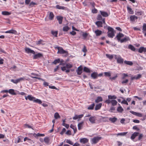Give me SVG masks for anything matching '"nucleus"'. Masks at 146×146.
<instances>
[{"instance_id":"35","label":"nucleus","mask_w":146,"mask_h":146,"mask_svg":"<svg viewBox=\"0 0 146 146\" xmlns=\"http://www.w3.org/2000/svg\"><path fill=\"white\" fill-rule=\"evenodd\" d=\"M94 106L95 104L93 103L88 106V110H92L94 109Z\"/></svg>"},{"instance_id":"40","label":"nucleus","mask_w":146,"mask_h":146,"mask_svg":"<svg viewBox=\"0 0 146 146\" xmlns=\"http://www.w3.org/2000/svg\"><path fill=\"white\" fill-rule=\"evenodd\" d=\"M124 62L125 64L130 66L132 65L133 64L132 62L130 61H125Z\"/></svg>"},{"instance_id":"20","label":"nucleus","mask_w":146,"mask_h":146,"mask_svg":"<svg viewBox=\"0 0 146 146\" xmlns=\"http://www.w3.org/2000/svg\"><path fill=\"white\" fill-rule=\"evenodd\" d=\"M139 133L137 132H135L133 134L131 137V138L132 139H134L135 137L137 136L139 134Z\"/></svg>"},{"instance_id":"6","label":"nucleus","mask_w":146,"mask_h":146,"mask_svg":"<svg viewBox=\"0 0 146 146\" xmlns=\"http://www.w3.org/2000/svg\"><path fill=\"white\" fill-rule=\"evenodd\" d=\"M101 139V137H97L93 138L92 140V144H95L97 143Z\"/></svg>"},{"instance_id":"10","label":"nucleus","mask_w":146,"mask_h":146,"mask_svg":"<svg viewBox=\"0 0 146 146\" xmlns=\"http://www.w3.org/2000/svg\"><path fill=\"white\" fill-rule=\"evenodd\" d=\"M76 71L78 75L81 74L82 72V68L81 66H80L78 68Z\"/></svg>"},{"instance_id":"18","label":"nucleus","mask_w":146,"mask_h":146,"mask_svg":"<svg viewBox=\"0 0 146 146\" xmlns=\"http://www.w3.org/2000/svg\"><path fill=\"white\" fill-rule=\"evenodd\" d=\"M100 12L101 15L104 17H106L108 16V13L106 12L100 11Z\"/></svg>"},{"instance_id":"36","label":"nucleus","mask_w":146,"mask_h":146,"mask_svg":"<svg viewBox=\"0 0 146 146\" xmlns=\"http://www.w3.org/2000/svg\"><path fill=\"white\" fill-rule=\"evenodd\" d=\"M127 10L129 13L130 14H133V11L132 9L129 7H127Z\"/></svg>"},{"instance_id":"53","label":"nucleus","mask_w":146,"mask_h":146,"mask_svg":"<svg viewBox=\"0 0 146 146\" xmlns=\"http://www.w3.org/2000/svg\"><path fill=\"white\" fill-rule=\"evenodd\" d=\"M105 75L106 76L110 77L111 76V73L109 72H104Z\"/></svg>"},{"instance_id":"24","label":"nucleus","mask_w":146,"mask_h":146,"mask_svg":"<svg viewBox=\"0 0 146 146\" xmlns=\"http://www.w3.org/2000/svg\"><path fill=\"white\" fill-rule=\"evenodd\" d=\"M102 106V104L101 103H100L98 104H97L95 108V110H99Z\"/></svg>"},{"instance_id":"64","label":"nucleus","mask_w":146,"mask_h":146,"mask_svg":"<svg viewBox=\"0 0 146 146\" xmlns=\"http://www.w3.org/2000/svg\"><path fill=\"white\" fill-rule=\"evenodd\" d=\"M4 60L3 59L0 58V64H2L4 63Z\"/></svg>"},{"instance_id":"8","label":"nucleus","mask_w":146,"mask_h":146,"mask_svg":"<svg viewBox=\"0 0 146 146\" xmlns=\"http://www.w3.org/2000/svg\"><path fill=\"white\" fill-rule=\"evenodd\" d=\"M60 53V54H65V56H66L68 55V53L67 51L63 50V48L61 47L60 49L58 51L57 53Z\"/></svg>"},{"instance_id":"61","label":"nucleus","mask_w":146,"mask_h":146,"mask_svg":"<svg viewBox=\"0 0 146 146\" xmlns=\"http://www.w3.org/2000/svg\"><path fill=\"white\" fill-rule=\"evenodd\" d=\"M123 76L122 77V79H124L125 78V77L128 76V75L126 74L123 73Z\"/></svg>"},{"instance_id":"54","label":"nucleus","mask_w":146,"mask_h":146,"mask_svg":"<svg viewBox=\"0 0 146 146\" xmlns=\"http://www.w3.org/2000/svg\"><path fill=\"white\" fill-rule=\"evenodd\" d=\"M66 66L67 68H70L72 67V65L70 64H68L66 65Z\"/></svg>"},{"instance_id":"9","label":"nucleus","mask_w":146,"mask_h":146,"mask_svg":"<svg viewBox=\"0 0 146 146\" xmlns=\"http://www.w3.org/2000/svg\"><path fill=\"white\" fill-rule=\"evenodd\" d=\"M88 139L86 138H81L80 140V142L82 144L86 143L88 142Z\"/></svg>"},{"instance_id":"5","label":"nucleus","mask_w":146,"mask_h":146,"mask_svg":"<svg viewBox=\"0 0 146 146\" xmlns=\"http://www.w3.org/2000/svg\"><path fill=\"white\" fill-rule=\"evenodd\" d=\"M25 98L27 100L28 99L30 101H33L36 102V98L32 96L31 95H29L27 96H25Z\"/></svg>"},{"instance_id":"52","label":"nucleus","mask_w":146,"mask_h":146,"mask_svg":"<svg viewBox=\"0 0 146 146\" xmlns=\"http://www.w3.org/2000/svg\"><path fill=\"white\" fill-rule=\"evenodd\" d=\"M44 142L46 143H48L49 141V139L48 137H46L44 138Z\"/></svg>"},{"instance_id":"11","label":"nucleus","mask_w":146,"mask_h":146,"mask_svg":"<svg viewBox=\"0 0 146 146\" xmlns=\"http://www.w3.org/2000/svg\"><path fill=\"white\" fill-rule=\"evenodd\" d=\"M130 112L132 114H133V115H136V116L139 117H141L142 116V115L141 113H137L136 112H135L131 111H130Z\"/></svg>"},{"instance_id":"39","label":"nucleus","mask_w":146,"mask_h":146,"mask_svg":"<svg viewBox=\"0 0 146 146\" xmlns=\"http://www.w3.org/2000/svg\"><path fill=\"white\" fill-rule=\"evenodd\" d=\"M54 117L55 119H57L58 118H60V116L58 113L56 112L54 113Z\"/></svg>"},{"instance_id":"27","label":"nucleus","mask_w":146,"mask_h":146,"mask_svg":"<svg viewBox=\"0 0 146 146\" xmlns=\"http://www.w3.org/2000/svg\"><path fill=\"white\" fill-rule=\"evenodd\" d=\"M102 101V97L98 96L97 97V99L95 100V102L96 103H98Z\"/></svg>"},{"instance_id":"48","label":"nucleus","mask_w":146,"mask_h":146,"mask_svg":"<svg viewBox=\"0 0 146 146\" xmlns=\"http://www.w3.org/2000/svg\"><path fill=\"white\" fill-rule=\"evenodd\" d=\"M88 34L87 33H83L82 36L83 37L84 39H85L88 35Z\"/></svg>"},{"instance_id":"16","label":"nucleus","mask_w":146,"mask_h":146,"mask_svg":"<svg viewBox=\"0 0 146 146\" xmlns=\"http://www.w3.org/2000/svg\"><path fill=\"white\" fill-rule=\"evenodd\" d=\"M56 19L58 21L59 23L60 24H61L62 23L63 17L61 16H57L56 17Z\"/></svg>"},{"instance_id":"14","label":"nucleus","mask_w":146,"mask_h":146,"mask_svg":"<svg viewBox=\"0 0 146 146\" xmlns=\"http://www.w3.org/2000/svg\"><path fill=\"white\" fill-rule=\"evenodd\" d=\"M141 75L140 74H139L137 76H131V80H137L140 78L141 77Z\"/></svg>"},{"instance_id":"7","label":"nucleus","mask_w":146,"mask_h":146,"mask_svg":"<svg viewBox=\"0 0 146 146\" xmlns=\"http://www.w3.org/2000/svg\"><path fill=\"white\" fill-rule=\"evenodd\" d=\"M25 50L26 53L28 54H35V51L31 50L30 48H25Z\"/></svg>"},{"instance_id":"12","label":"nucleus","mask_w":146,"mask_h":146,"mask_svg":"<svg viewBox=\"0 0 146 146\" xmlns=\"http://www.w3.org/2000/svg\"><path fill=\"white\" fill-rule=\"evenodd\" d=\"M5 33H10L14 34H17V32L16 30H14L13 29H11V30L5 32Z\"/></svg>"},{"instance_id":"23","label":"nucleus","mask_w":146,"mask_h":146,"mask_svg":"<svg viewBox=\"0 0 146 146\" xmlns=\"http://www.w3.org/2000/svg\"><path fill=\"white\" fill-rule=\"evenodd\" d=\"M91 77L94 79L98 77V73L97 72H94L91 74Z\"/></svg>"},{"instance_id":"41","label":"nucleus","mask_w":146,"mask_h":146,"mask_svg":"<svg viewBox=\"0 0 146 146\" xmlns=\"http://www.w3.org/2000/svg\"><path fill=\"white\" fill-rule=\"evenodd\" d=\"M129 38L128 37L125 38L120 40V42L122 43L123 42H125L128 40Z\"/></svg>"},{"instance_id":"50","label":"nucleus","mask_w":146,"mask_h":146,"mask_svg":"<svg viewBox=\"0 0 146 146\" xmlns=\"http://www.w3.org/2000/svg\"><path fill=\"white\" fill-rule=\"evenodd\" d=\"M117 74H116V75L115 76L113 77H110V79L112 81L113 80H115L117 77Z\"/></svg>"},{"instance_id":"56","label":"nucleus","mask_w":146,"mask_h":146,"mask_svg":"<svg viewBox=\"0 0 146 146\" xmlns=\"http://www.w3.org/2000/svg\"><path fill=\"white\" fill-rule=\"evenodd\" d=\"M143 32L146 31V24L144 23L143 26Z\"/></svg>"},{"instance_id":"29","label":"nucleus","mask_w":146,"mask_h":146,"mask_svg":"<svg viewBox=\"0 0 146 146\" xmlns=\"http://www.w3.org/2000/svg\"><path fill=\"white\" fill-rule=\"evenodd\" d=\"M108 100H111V99H116L117 98V97L115 96H111V95H109L108 96Z\"/></svg>"},{"instance_id":"19","label":"nucleus","mask_w":146,"mask_h":146,"mask_svg":"<svg viewBox=\"0 0 146 146\" xmlns=\"http://www.w3.org/2000/svg\"><path fill=\"white\" fill-rule=\"evenodd\" d=\"M108 36L110 38H112L115 36V34L114 31L108 32Z\"/></svg>"},{"instance_id":"63","label":"nucleus","mask_w":146,"mask_h":146,"mask_svg":"<svg viewBox=\"0 0 146 146\" xmlns=\"http://www.w3.org/2000/svg\"><path fill=\"white\" fill-rule=\"evenodd\" d=\"M66 131V129L65 128H63L62 129V131L60 132V134L62 135H63L64 133Z\"/></svg>"},{"instance_id":"3","label":"nucleus","mask_w":146,"mask_h":146,"mask_svg":"<svg viewBox=\"0 0 146 146\" xmlns=\"http://www.w3.org/2000/svg\"><path fill=\"white\" fill-rule=\"evenodd\" d=\"M25 80H27V79H26L24 77H23L17 79L16 80L11 79V81L12 82L15 84H17V83L20 82L21 81Z\"/></svg>"},{"instance_id":"58","label":"nucleus","mask_w":146,"mask_h":146,"mask_svg":"<svg viewBox=\"0 0 146 146\" xmlns=\"http://www.w3.org/2000/svg\"><path fill=\"white\" fill-rule=\"evenodd\" d=\"M52 33L55 37H57V36L58 33L57 31H52Z\"/></svg>"},{"instance_id":"44","label":"nucleus","mask_w":146,"mask_h":146,"mask_svg":"<svg viewBox=\"0 0 146 146\" xmlns=\"http://www.w3.org/2000/svg\"><path fill=\"white\" fill-rule=\"evenodd\" d=\"M69 29L70 28L68 27L65 26L63 28V31H64L67 32Z\"/></svg>"},{"instance_id":"59","label":"nucleus","mask_w":146,"mask_h":146,"mask_svg":"<svg viewBox=\"0 0 146 146\" xmlns=\"http://www.w3.org/2000/svg\"><path fill=\"white\" fill-rule=\"evenodd\" d=\"M43 57V55L41 53H37V58H40Z\"/></svg>"},{"instance_id":"1","label":"nucleus","mask_w":146,"mask_h":146,"mask_svg":"<svg viewBox=\"0 0 146 146\" xmlns=\"http://www.w3.org/2000/svg\"><path fill=\"white\" fill-rule=\"evenodd\" d=\"M114 58L115 59L117 60V63L119 64H122L123 63V59L122 58L121 56L119 55H114Z\"/></svg>"},{"instance_id":"42","label":"nucleus","mask_w":146,"mask_h":146,"mask_svg":"<svg viewBox=\"0 0 146 146\" xmlns=\"http://www.w3.org/2000/svg\"><path fill=\"white\" fill-rule=\"evenodd\" d=\"M60 62V59L59 58H58L57 59L55 60L52 63L55 64H56L57 63H59Z\"/></svg>"},{"instance_id":"49","label":"nucleus","mask_w":146,"mask_h":146,"mask_svg":"<svg viewBox=\"0 0 146 146\" xmlns=\"http://www.w3.org/2000/svg\"><path fill=\"white\" fill-rule=\"evenodd\" d=\"M56 8L58 9H64L65 7H64L63 6H59L58 5H57L56 6Z\"/></svg>"},{"instance_id":"17","label":"nucleus","mask_w":146,"mask_h":146,"mask_svg":"<svg viewBox=\"0 0 146 146\" xmlns=\"http://www.w3.org/2000/svg\"><path fill=\"white\" fill-rule=\"evenodd\" d=\"M123 36V35L120 33H119L116 36L115 38H116L119 41L120 40V38H122Z\"/></svg>"},{"instance_id":"47","label":"nucleus","mask_w":146,"mask_h":146,"mask_svg":"<svg viewBox=\"0 0 146 146\" xmlns=\"http://www.w3.org/2000/svg\"><path fill=\"white\" fill-rule=\"evenodd\" d=\"M127 132H124L123 133H119L117 134V135H120L121 136H123L125 135L127 133Z\"/></svg>"},{"instance_id":"60","label":"nucleus","mask_w":146,"mask_h":146,"mask_svg":"<svg viewBox=\"0 0 146 146\" xmlns=\"http://www.w3.org/2000/svg\"><path fill=\"white\" fill-rule=\"evenodd\" d=\"M1 92L2 93H7L8 92V90H3L1 91Z\"/></svg>"},{"instance_id":"46","label":"nucleus","mask_w":146,"mask_h":146,"mask_svg":"<svg viewBox=\"0 0 146 146\" xmlns=\"http://www.w3.org/2000/svg\"><path fill=\"white\" fill-rule=\"evenodd\" d=\"M2 14L3 15H9L11 14V13L7 11H4L2 12Z\"/></svg>"},{"instance_id":"34","label":"nucleus","mask_w":146,"mask_h":146,"mask_svg":"<svg viewBox=\"0 0 146 146\" xmlns=\"http://www.w3.org/2000/svg\"><path fill=\"white\" fill-rule=\"evenodd\" d=\"M128 47L129 49H131L132 51H135V47L131 44L129 45Z\"/></svg>"},{"instance_id":"32","label":"nucleus","mask_w":146,"mask_h":146,"mask_svg":"<svg viewBox=\"0 0 146 146\" xmlns=\"http://www.w3.org/2000/svg\"><path fill=\"white\" fill-rule=\"evenodd\" d=\"M95 33L97 36H99L102 34V32L101 31L97 30L95 31Z\"/></svg>"},{"instance_id":"4","label":"nucleus","mask_w":146,"mask_h":146,"mask_svg":"<svg viewBox=\"0 0 146 146\" xmlns=\"http://www.w3.org/2000/svg\"><path fill=\"white\" fill-rule=\"evenodd\" d=\"M88 119L91 123L94 124L96 123L97 118L95 116H92L89 118Z\"/></svg>"},{"instance_id":"33","label":"nucleus","mask_w":146,"mask_h":146,"mask_svg":"<svg viewBox=\"0 0 146 146\" xmlns=\"http://www.w3.org/2000/svg\"><path fill=\"white\" fill-rule=\"evenodd\" d=\"M70 127L73 129L74 132L75 133L77 131V129L76 127L74 125L71 124L70 125Z\"/></svg>"},{"instance_id":"2","label":"nucleus","mask_w":146,"mask_h":146,"mask_svg":"<svg viewBox=\"0 0 146 146\" xmlns=\"http://www.w3.org/2000/svg\"><path fill=\"white\" fill-rule=\"evenodd\" d=\"M105 102L108 104L111 103L112 106H116L117 103L116 100H107L105 101Z\"/></svg>"},{"instance_id":"62","label":"nucleus","mask_w":146,"mask_h":146,"mask_svg":"<svg viewBox=\"0 0 146 146\" xmlns=\"http://www.w3.org/2000/svg\"><path fill=\"white\" fill-rule=\"evenodd\" d=\"M97 12V10L95 8L92 9V12L93 13H96Z\"/></svg>"},{"instance_id":"15","label":"nucleus","mask_w":146,"mask_h":146,"mask_svg":"<svg viewBox=\"0 0 146 146\" xmlns=\"http://www.w3.org/2000/svg\"><path fill=\"white\" fill-rule=\"evenodd\" d=\"M138 52L140 53L143 52H146V48L143 47H140L139 49Z\"/></svg>"},{"instance_id":"38","label":"nucleus","mask_w":146,"mask_h":146,"mask_svg":"<svg viewBox=\"0 0 146 146\" xmlns=\"http://www.w3.org/2000/svg\"><path fill=\"white\" fill-rule=\"evenodd\" d=\"M117 111L119 113H122L123 110V109L121 106L117 108Z\"/></svg>"},{"instance_id":"30","label":"nucleus","mask_w":146,"mask_h":146,"mask_svg":"<svg viewBox=\"0 0 146 146\" xmlns=\"http://www.w3.org/2000/svg\"><path fill=\"white\" fill-rule=\"evenodd\" d=\"M109 120L113 123L115 122L117 120V119L115 117L110 118L109 119Z\"/></svg>"},{"instance_id":"13","label":"nucleus","mask_w":146,"mask_h":146,"mask_svg":"<svg viewBox=\"0 0 146 146\" xmlns=\"http://www.w3.org/2000/svg\"><path fill=\"white\" fill-rule=\"evenodd\" d=\"M138 19V17L135 15H132L130 17V19L132 22H134Z\"/></svg>"},{"instance_id":"43","label":"nucleus","mask_w":146,"mask_h":146,"mask_svg":"<svg viewBox=\"0 0 146 146\" xmlns=\"http://www.w3.org/2000/svg\"><path fill=\"white\" fill-rule=\"evenodd\" d=\"M121 98L122 99H123V100L121 102V104H124L127 105H128V104L126 100H125V99H124L123 98L121 97Z\"/></svg>"},{"instance_id":"22","label":"nucleus","mask_w":146,"mask_h":146,"mask_svg":"<svg viewBox=\"0 0 146 146\" xmlns=\"http://www.w3.org/2000/svg\"><path fill=\"white\" fill-rule=\"evenodd\" d=\"M95 24L98 27H102L103 23L101 21H97L95 23Z\"/></svg>"},{"instance_id":"45","label":"nucleus","mask_w":146,"mask_h":146,"mask_svg":"<svg viewBox=\"0 0 146 146\" xmlns=\"http://www.w3.org/2000/svg\"><path fill=\"white\" fill-rule=\"evenodd\" d=\"M84 71L87 73L90 72V70L89 68L86 67H84L83 69Z\"/></svg>"},{"instance_id":"51","label":"nucleus","mask_w":146,"mask_h":146,"mask_svg":"<svg viewBox=\"0 0 146 146\" xmlns=\"http://www.w3.org/2000/svg\"><path fill=\"white\" fill-rule=\"evenodd\" d=\"M66 142L70 145H73L74 143L70 139H67Z\"/></svg>"},{"instance_id":"25","label":"nucleus","mask_w":146,"mask_h":146,"mask_svg":"<svg viewBox=\"0 0 146 146\" xmlns=\"http://www.w3.org/2000/svg\"><path fill=\"white\" fill-rule=\"evenodd\" d=\"M54 17V15L52 12H50L49 15V19L51 20H52Z\"/></svg>"},{"instance_id":"28","label":"nucleus","mask_w":146,"mask_h":146,"mask_svg":"<svg viewBox=\"0 0 146 146\" xmlns=\"http://www.w3.org/2000/svg\"><path fill=\"white\" fill-rule=\"evenodd\" d=\"M84 122L83 121L79 123L78 125V130H80L82 127Z\"/></svg>"},{"instance_id":"31","label":"nucleus","mask_w":146,"mask_h":146,"mask_svg":"<svg viewBox=\"0 0 146 146\" xmlns=\"http://www.w3.org/2000/svg\"><path fill=\"white\" fill-rule=\"evenodd\" d=\"M45 44L44 42L42 40H40L37 42V44L43 45Z\"/></svg>"},{"instance_id":"21","label":"nucleus","mask_w":146,"mask_h":146,"mask_svg":"<svg viewBox=\"0 0 146 146\" xmlns=\"http://www.w3.org/2000/svg\"><path fill=\"white\" fill-rule=\"evenodd\" d=\"M8 92L12 95H16V94L15 92V90L13 89H10L8 90Z\"/></svg>"},{"instance_id":"26","label":"nucleus","mask_w":146,"mask_h":146,"mask_svg":"<svg viewBox=\"0 0 146 146\" xmlns=\"http://www.w3.org/2000/svg\"><path fill=\"white\" fill-rule=\"evenodd\" d=\"M115 54H106V56L107 58H108L110 60H111L113 58V57H114V55Z\"/></svg>"},{"instance_id":"37","label":"nucleus","mask_w":146,"mask_h":146,"mask_svg":"<svg viewBox=\"0 0 146 146\" xmlns=\"http://www.w3.org/2000/svg\"><path fill=\"white\" fill-rule=\"evenodd\" d=\"M23 137L22 136H19L18 137V140L17 141V143H19L21 142H22V139Z\"/></svg>"},{"instance_id":"55","label":"nucleus","mask_w":146,"mask_h":146,"mask_svg":"<svg viewBox=\"0 0 146 146\" xmlns=\"http://www.w3.org/2000/svg\"><path fill=\"white\" fill-rule=\"evenodd\" d=\"M101 15H98L97 19L98 20H102V17Z\"/></svg>"},{"instance_id":"57","label":"nucleus","mask_w":146,"mask_h":146,"mask_svg":"<svg viewBox=\"0 0 146 146\" xmlns=\"http://www.w3.org/2000/svg\"><path fill=\"white\" fill-rule=\"evenodd\" d=\"M108 32H113L114 31L113 29L110 27H108Z\"/></svg>"}]
</instances>
